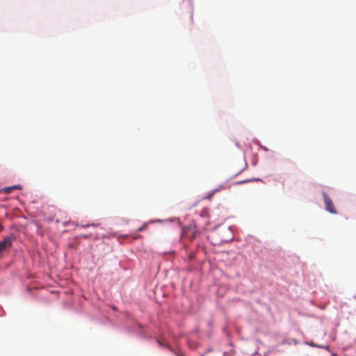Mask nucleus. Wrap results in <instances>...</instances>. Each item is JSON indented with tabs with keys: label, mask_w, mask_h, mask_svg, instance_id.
Segmentation results:
<instances>
[{
	"label": "nucleus",
	"mask_w": 356,
	"mask_h": 356,
	"mask_svg": "<svg viewBox=\"0 0 356 356\" xmlns=\"http://www.w3.org/2000/svg\"><path fill=\"white\" fill-rule=\"evenodd\" d=\"M177 356H185L183 353L181 352H177L176 353Z\"/></svg>",
	"instance_id": "obj_8"
},
{
	"label": "nucleus",
	"mask_w": 356,
	"mask_h": 356,
	"mask_svg": "<svg viewBox=\"0 0 356 356\" xmlns=\"http://www.w3.org/2000/svg\"><path fill=\"white\" fill-rule=\"evenodd\" d=\"M159 344H160L161 346H163V343H161V341H159Z\"/></svg>",
	"instance_id": "obj_11"
},
{
	"label": "nucleus",
	"mask_w": 356,
	"mask_h": 356,
	"mask_svg": "<svg viewBox=\"0 0 356 356\" xmlns=\"http://www.w3.org/2000/svg\"><path fill=\"white\" fill-rule=\"evenodd\" d=\"M197 234V232L195 226L190 227L185 230L186 236L191 240L196 237Z\"/></svg>",
	"instance_id": "obj_3"
},
{
	"label": "nucleus",
	"mask_w": 356,
	"mask_h": 356,
	"mask_svg": "<svg viewBox=\"0 0 356 356\" xmlns=\"http://www.w3.org/2000/svg\"><path fill=\"white\" fill-rule=\"evenodd\" d=\"M13 240L10 237L5 238L2 241L0 242V253L6 250L7 248L12 245Z\"/></svg>",
	"instance_id": "obj_2"
},
{
	"label": "nucleus",
	"mask_w": 356,
	"mask_h": 356,
	"mask_svg": "<svg viewBox=\"0 0 356 356\" xmlns=\"http://www.w3.org/2000/svg\"><path fill=\"white\" fill-rule=\"evenodd\" d=\"M322 195L325 202V210L330 212V213L337 214V211L335 209L334 205L329 195L325 192H323Z\"/></svg>",
	"instance_id": "obj_1"
},
{
	"label": "nucleus",
	"mask_w": 356,
	"mask_h": 356,
	"mask_svg": "<svg viewBox=\"0 0 356 356\" xmlns=\"http://www.w3.org/2000/svg\"><path fill=\"white\" fill-rule=\"evenodd\" d=\"M81 237L83 238H88V235H82Z\"/></svg>",
	"instance_id": "obj_9"
},
{
	"label": "nucleus",
	"mask_w": 356,
	"mask_h": 356,
	"mask_svg": "<svg viewBox=\"0 0 356 356\" xmlns=\"http://www.w3.org/2000/svg\"><path fill=\"white\" fill-rule=\"evenodd\" d=\"M147 227V225H143L138 229V232H142Z\"/></svg>",
	"instance_id": "obj_5"
},
{
	"label": "nucleus",
	"mask_w": 356,
	"mask_h": 356,
	"mask_svg": "<svg viewBox=\"0 0 356 356\" xmlns=\"http://www.w3.org/2000/svg\"><path fill=\"white\" fill-rule=\"evenodd\" d=\"M189 14H190V18H191V22H193V9L192 8H190V11H189Z\"/></svg>",
	"instance_id": "obj_6"
},
{
	"label": "nucleus",
	"mask_w": 356,
	"mask_h": 356,
	"mask_svg": "<svg viewBox=\"0 0 356 356\" xmlns=\"http://www.w3.org/2000/svg\"><path fill=\"white\" fill-rule=\"evenodd\" d=\"M21 188H22V187L20 185H14L12 186H8V187L3 188L2 189V191L4 193L8 194V193H10L15 189H21Z\"/></svg>",
	"instance_id": "obj_4"
},
{
	"label": "nucleus",
	"mask_w": 356,
	"mask_h": 356,
	"mask_svg": "<svg viewBox=\"0 0 356 356\" xmlns=\"http://www.w3.org/2000/svg\"><path fill=\"white\" fill-rule=\"evenodd\" d=\"M139 237H140V235H138V236H134V238H139Z\"/></svg>",
	"instance_id": "obj_10"
},
{
	"label": "nucleus",
	"mask_w": 356,
	"mask_h": 356,
	"mask_svg": "<svg viewBox=\"0 0 356 356\" xmlns=\"http://www.w3.org/2000/svg\"><path fill=\"white\" fill-rule=\"evenodd\" d=\"M252 181L251 179H245V180H243V181H238L237 184H243V183H247V182H249V181Z\"/></svg>",
	"instance_id": "obj_7"
}]
</instances>
